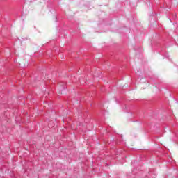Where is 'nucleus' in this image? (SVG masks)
Wrapping results in <instances>:
<instances>
[{
    "label": "nucleus",
    "mask_w": 178,
    "mask_h": 178,
    "mask_svg": "<svg viewBox=\"0 0 178 178\" xmlns=\"http://www.w3.org/2000/svg\"><path fill=\"white\" fill-rule=\"evenodd\" d=\"M2 172H3L2 170L0 169V175H1V173H2Z\"/></svg>",
    "instance_id": "1"
}]
</instances>
